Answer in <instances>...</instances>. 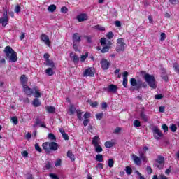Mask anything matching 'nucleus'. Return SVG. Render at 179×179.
<instances>
[{"mask_svg":"<svg viewBox=\"0 0 179 179\" xmlns=\"http://www.w3.org/2000/svg\"><path fill=\"white\" fill-rule=\"evenodd\" d=\"M141 75L145 79V82L148 83L150 87H151L152 89L157 88V85L156 84V78H155V76L146 73V71H141Z\"/></svg>","mask_w":179,"mask_h":179,"instance_id":"1","label":"nucleus"},{"mask_svg":"<svg viewBox=\"0 0 179 179\" xmlns=\"http://www.w3.org/2000/svg\"><path fill=\"white\" fill-rule=\"evenodd\" d=\"M4 52L10 62H16L17 61V54L10 46H6L4 49Z\"/></svg>","mask_w":179,"mask_h":179,"instance_id":"2","label":"nucleus"},{"mask_svg":"<svg viewBox=\"0 0 179 179\" xmlns=\"http://www.w3.org/2000/svg\"><path fill=\"white\" fill-rule=\"evenodd\" d=\"M73 48L76 52L79 51V44L82 41V38L79 36L78 33H75L72 36Z\"/></svg>","mask_w":179,"mask_h":179,"instance_id":"3","label":"nucleus"},{"mask_svg":"<svg viewBox=\"0 0 179 179\" xmlns=\"http://www.w3.org/2000/svg\"><path fill=\"white\" fill-rule=\"evenodd\" d=\"M151 131H152L153 136L155 139H157V141H159L160 138L163 137V133H162V131H160V129H159V127L154 126L151 128Z\"/></svg>","mask_w":179,"mask_h":179,"instance_id":"4","label":"nucleus"},{"mask_svg":"<svg viewBox=\"0 0 179 179\" xmlns=\"http://www.w3.org/2000/svg\"><path fill=\"white\" fill-rule=\"evenodd\" d=\"M125 43L123 38H118L117 40L116 51L117 52H124L125 51Z\"/></svg>","mask_w":179,"mask_h":179,"instance_id":"5","label":"nucleus"},{"mask_svg":"<svg viewBox=\"0 0 179 179\" xmlns=\"http://www.w3.org/2000/svg\"><path fill=\"white\" fill-rule=\"evenodd\" d=\"M103 90L108 93L115 94L117 93V90H118V87L114 84H110L108 87H105Z\"/></svg>","mask_w":179,"mask_h":179,"instance_id":"6","label":"nucleus"},{"mask_svg":"<svg viewBox=\"0 0 179 179\" xmlns=\"http://www.w3.org/2000/svg\"><path fill=\"white\" fill-rule=\"evenodd\" d=\"M155 162L158 164H157L158 169L162 170L164 166V157L162 155H159L157 159H155Z\"/></svg>","mask_w":179,"mask_h":179,"instance_id":"7","label":"nucleus"},{"mask_svg":"<svg viewBox=\"0 0 179 179\" xmlns=\"http://www.w3.org/2000/svg\"><path fill=\"white\" fill-rule=\"evenodd\" d=\"M95 72L96 71L93 67H89L83 72V76H90V78H93Z\"/></svg>","mask_w":179,"mask_h":179,"instance_id":"8","label":"nucleus"},{"mask_svg":"<svg viewBox=\"0 0 179 179\" xmlns=\"http://www.w3.org/2000/svg\"><path fill=\"white\" fill-rule=\"evenodd\" d=\"M8 22H9V19H8V12H5L3 14V17L0 18V24H2V26L5 27L6 24H8Z\"/></svg>","mask_w":179,"mask_h":179,"instance_id":"9","label":"nucleus"},{"mask_svg":"<svg viewBox=\"0 0 179 179\" xmlns=\"http://www.w3.org/2000/svg\"><path fill=\"white\" fill-rule=\"evenodd\" d=\"M101 66L102 68V69H103L104 71H107V69H108V68H110V63L108 62V60H107V59H102L101 60Z\"/></svg>","mask_w":179,"mask_h":179,"instance_id":"10","label":"nucleus"},{"mask_svg":"<svg viewBox=\"0 0 179 179\" xmlns=\"http://www.w3.org/2000/svg\"><path fill=\"white\" fill-rule=\"evenodd\" d=\"M41 39L42 40V41H43V43H45V44H46V45L50 47L51 42L50 41V38L48 37V36H47L45 34H43L41 36Z\"/></svg>","mask_w":179,"mask_h":179,"instance_id":"11","label":"nucleus"},{"mask_svg":"<svg viewBox=\"0 0 179 179\" xmlns=\"http://www.w3.org/2000/svg\"><path fill=\"white\" fill-rule=\"evenodd\" d=\"M131 159L136 166H141V164H142V159H141V157H139L136 155L134 154Z\"/></svg>","mask_w":179,"mask_h":179,"instance_id":"12","label":"nucleus"},{"mask_svg":"<svg viewBox=\"0 0 179 179\" xmlns=\"http://www.w3.org/2000/svg\"><path fill=\"white\" fill-rule=\"evenodd\" d=\"M23 87V90L25 93V94H27V96H31V94H33L34 93V90L33 88H30L29 86L27 85H24Z\"/></svg>","mask_w":179,"mask_h":179,"instance_id":"13","label":"nucleus"},{"mask_svg":"<svg viewBox=\"0 0 179 179\" xmlns=\"http://www.w3.org/2000/svg\"><path fill=\"white\" fill-rule=\"evenodd\" d=\"M122 76H123L122 85H123L124 87H127V86H128V72L124 71L122 73Z\"/></svg>","mask_w":179,"mask_h":179,"instance_id":"14","label":"nucleus"},{"mask_svg":"<svg viewBox=\"0 0 179 179\" xmlns=\"http://www.w3.org/2000/svg\"><path fill=\"white\" fill-rule=\"evenodd\" d=\"M58 143L52 141L50 143V152H51V150H53L54 152H55V150H58Z\"/></svg>","mask_w":179,"mask_h":179,"instance_id":"15","label":"nucleus"},{"mask_svg":"<svg viewBox=\"0 0 179 179\" xmlns=\"http://www.w3.org/2000/svg\"><path fill=\"white\" fill-rule=\"evenodd\" d=\"M77 20L78 22H85V20H87V15L85 13L78 15L77 16Z\"/></svg>","mask_w":179,"mask_h":179,"instance_id":"16","label":"nucleus"},{"mask_svg":"<svg viewBox=\"0 0 179 179\" xmlns=\"http://www.w3.org/2000/svg\"><path fill=\"white\" fill-rule=\"evenodd\" d=\"M33 90L34 93V97H36V99H39V97H41V93H40V90H38L37 87H34Z\"/></svg>","mask_w":179,"mask_h":179,"instance_id":"17","label":"nucleus"},{"mask_svg":"<svg viewBox=\"0 0 179 179\" xmlns=\"http://www.w3.org/2000/svg\"><path fill=\"white\" fill-rule=\"evenodd\" d=\"M143 83V82L142 81V80H137V86L134 87L133 88H131L130 90H139V89H141V87H142V84Z\"/></svg>","mask_w":179,"mask_h":179,"instance_id":"18","label":"nucleus"},{"mask_svg":"<svg viewBox=\"0 0 179 179\" xmlns=\"http://www.w3.org/2000/svg\"><path fill=\"white\" fill-rule=\"evenodd\" d=\"M43 149L47 152L50 153V143L49 142H45L42 145Z\"/></svg>","mask_w":179,"mask_h":179,"instance_id":"19","label":"nucleus"},{"mask_svg":"<svg viewBox=\"0 0 179 179\" xmlns=\"http://www.w3.org/2000/svg\"><path fill=\"white\" fill-rule=\"evenodd\" d=\"M45 65L47 66H50V68H52V69L55 68V64H54V61L51 59L46 60Z\"/></svg>","mask_w":179,"mask_h":179,"instance_id":"20","label":"nucleus"},{"mask_svg":"<svg viewBox=\"0 0 179 179\" xmlns=\"http://www.w3.org/2000/svg\"><path fill=\"white\" fill-rule=\"evenodd\" d=\"M100 141V138L99 137V136H95L93 138H92V145L94 146H97V145H99V141Z\"/></svg>","mask_w":179,"mask_h":179,"instance_id":"21","label":"nucleus"},{"mask_svg":"<svg viewBox=\"0 0 179 179\" xmlns=\"http://www.w3.org/2000/svg\"><path fill=\"white\" fill-rule=\"evenodd\" d=\"M32 104L34 107H40V106H41V102H40V99H38V98H35Z\"/></svg>","mask_w":179,"mask_h":179,"instance_id":"22","label":"nucleus"},{"mask_svg":"<svg viewBox=\"0 0 179 179\" xmlns=\"http://www.w3.org/2000/svg\"><path fill=\"white\" fill-rule=\"evenodd\" d=\"M20 81L22 86H26V83H27V77L26 76V75L21 76Z\"/></svg>","mask_w":179,"mask_h":179,"instance_id":"23","label":"nucleus"},{"mask_svg":"<svg viewBox=\"0 0 179 179\" xmlns=\"http://www.w3.org/2000/svg\"><path fill=\"white\" fill-rule=\"evenodd\" d=\"M141 118L144 121V122H148L149 121L148 118V115H145L143 111H141L140 113Z\"/></svg>","mask_w":179,"mask_h":179,"instance_id":"24","label":"nucleus"},{"mask_svg":"<svg viewBox=\"0 0 179 179\" xmlns=\"http://www.w3.org/2000/svg\"><path fill=\"white\" fill-rule=\"evenodd\" d=\"M67 157L71 159V162H75V155L72 153V150H70L67 152Z\"/></svg>","mask_w":179,"mask_h":179,"instance_id":"25","label":"nucleus"},{"mask_svg":"<svg viewBox=\"0 0 179 179\" xmlns=\"http://www.w3.org/2000/svg\"><path fill=\"white\" fill-rule=\"evenodd\" d=\"M46 110L49 114H54L55 113V108L54 106H46Z\"/></svg>","mask_w":179,"mask_h":179,"instance_id":"26","label":"nucleus"},{"mask_svg":"<svg viewBox=\"0 0 179 179\" xmlns=\"http://www.w3.org/2000/svg\"><path fill=\"white\" fill-rule=\"evenodd\" d=\"M130 85L133 87H136V86L138 85V81L136 80V79L132 78L130 79Z\"/></svg>","mask_w":179,"mask_h":179,"instance_id":"27","label":"nucleus"},{"mask_svg":"<svg viewBox=\"0 0 179 179\" xmlns=\"http://www.w3.org/2000/svg\"><path fill=\"white\" fill-rule=\"evenodd\" d=\"M55 9H57V6H55V4H52L48 8V12H51L52 13L55 12Z\"/></svg>","mask_w":179,"mask_h":179,"instance_id":"28","label":"nucleus"},{"mask_svg":"<svg viewBox=\"0 0 179 179\" xmlns=\"http://www.w3.org/2000/svg\"><path fill=\"white\" fill-rule=\"evenodd\" d=\"M140 159H141L142 162L148 163V157L145 155V153L140 152Z\"/></svg>","mask_w":179,"mask_h":179,"instance_id":"29","label":"nucleus"},{"mask_svg":"<svg viewBox=\"0 0 179 179\" xmlns=\"http://www.w3.org/2000/svg\"><path fill=\"white\" fill-rule=\"evenodd\" d=\"M94 146L95 148V152L96 153H101V152H103V148H101L100 145L97 144V145Z\"/></svg>","mask_w":179,"mask_h":179,"instance_id":"30","label":"nucleus"},{"mask_svg":"<svg viewBox=\"0 0 179 179\" xmlns=\"http://www.w3.org/2000/svg\"><path fill=\"white\" fill-rule=\"evenodd\" d=\"M87 57H89V52H86L85 55H81V57L80 58V62H85V61H86V58H87Z\"/></svg>","mask_w":179,"mask_h":179,"instance_id":"31","label":"nucleus"},{"mask_svg":"<svg viewBox=\"0 0 179 179\" xmlns=\"http://www.w3.org/2000/svg\"><path fill=\"white\" fill-rule=\"evenodd\" d=\"M75 111H76V108H75L73 105H71V107L69 108V112L70 115H73V114H75Z\"/></svg>","mask_w":179,"mask_h":179,"instance_id":"32","label":"nucleus"},{"mask_svg":"<svg viewBox=\"0 0 179 179\" xmlns=\"http://www.w3.org/2000/svg\"><path fill=\"white\" fill-rule=\"evenodd\" d=\"M105 146L108 148H113V146H114V142L111 141H108L105 142Z\"/></svg>","mask_w":179,"mask_h":179,"instance_id":"33","label":"nucleus"},{"mask_svg":"<svg viewBox=\"0 0 179 179\" xmlns=\"http://www.w3.org/2000/svg\"><path fill=\"white\" fill-rule=\"evenodd\" d=\"M45 73H47V75H48V76H52V75H54L52 68H48V69H46Z\"/></svg>","mask_w":179,"mask_h":179,"instance_id":"34","label":"nucleus"},{"mask_svg":"<svg viewBox=\"0 0 179 179\" xmlns=\"http://www.w3.org/2000/svg\"><path fill=\"white\" fill-rule=\"evenodd\" d=\"M76 113L78 120H80V121H82V120H83V117H82V114H83V112H82L80 110H77Z\"/></svg>","mask_w":179,"mask_h":179,"instance_id":"35","label":"nucleus"},{"mask_svg":"<svg viewBox=\"0 0 179 179\" xmlns=\"http://www.w3.org/2000/svg\"><path fill=\"white\" fill-rule=\"evenodd\" d=\"M152 179H169L165 176L164 174L159 175V176L157 178V175H154Z\"/></svg>","mask_w":179,"mask_h":179,"instance_id":"36","label":"nucleus"},{"mask_svg":"<svg viewBox=\"0 0 179 179\" xmlns=\"http://www.w3.org/2000/svg\"><path fill=\"white\" fill-rule=\"evenodd\" d=\"M103 155H101V154H98V155H96V162H103Z\"/></svg>","mask_w":179,"mask_h":179,"instance_id":"37","label":"nucleus"},{"mask_svg":"<svg viewBox=\"0 0 179 179\" xmlns=\"http://www.w3.org/2000/svg\"><path fill=\"white\" fill-rule=\"evenodd\" d=\"M71 59L74 62V64H78L79 62V57L78 55H74L73 56L71 57Z\"/></svg>","mask_w":179,"mask_h":179,"instance_id":"38","label":"nucleus"},{"mask_svg":"<svg viewBox=\"0 0 179 179\" xmlns=\"http://www.w3.org/2000/svg\"><path fill=\"white\" fill-rule=\"evenodd\" d=\"M125 171L128 176H131L132 174V168L131 166H126Z\"/></svg>","mask_w":179,"mask_h":179,"instance_id":"39","label":"nucleus"},{"mask_svg":"<svg viewBox=\"0 0 179 179\" xmlns=\"http://www.w3.org/2000/svg\"><path fill=\"white\" fill-rule=\"evenodd\" d=\"M108 167H110V169H111L112 167H114V159H109L108 160Z\"/></svg>","mask_w":179,"mask_h":179,"instance_id":"40","label":"nucleus"},{"mask_svg":"<svg viewBox=\"0 0 179 179\" xmlns=\"http://www.w3.org/2000/svg\"><path fill=\"white\" fill-rule=\"evenodd\" d=\"M173 69L177 73H179V64L177 62L173 63Z\"/></svg>","mask_w":179,"mask_h":179,"instance_id":"41","label":"nucleus"},{"mask_svg":"<svg viewBox=\"0 0 179 179\" xmlns=\"http://www.w3.org/2000/svg\"><path fill=\"white\" fill-rule=\"evenodd\" d=\"M169 129L171 131V132H176L177 131V126L176 124H171Z\"/></svg>","mask_w":179,"mask_h":179,"instance_id":"42","label":"nucleus"},{"mask_svg":"<svg viewBox=\"0 0 179 179\" xmlns=\"http://www.w3.org/2000/svg\"><path fill=\"white\" fill-rule=\"evenodd\" d=\"M109 50H110V46H105L102 48V50H101V52H102V54H106V52H108Z\"/></svg>","mask_w":179,"mask_h":179,"instance_id":"43","label":"nucleus"},{"mask_svg":"<svg viewBox=\"0 0 179 179\" xmlns=\"http://www.w3.org/2000/svg\"><path fill=\"white\" fill-rule=\"evenodd\" d=\"M11 121L14 123V125H17L19 121L17 120V117L16 116L11 117Z\"/></svg>","mask_w":179,"mask_h":179,"instance_id":"44","label":"nucleus"},{"mask_svg":"<svg viewBox=\"0 0 179 179\" xmlns=\"http://www.w3.org/2000/svg\"><path fill=\"white\" fill-rule=\"evenodd\" d=\"M134 125L135 128H138V127H141V121H139V120H134Z\"/></svg>","mask_w":179,"mask_h":179,"instance_id":"45","label":"nucleus"},{"mask_svg":"<svg viewBox=\"0 0 179 179\" xmlns=\"http://www.w3.org/2000/svg\"><path fill=\"white\" fill-rule=\"evenodd\" d=\"M35 149L37 152H39L40 153H41L43 152V149H41V148H40V145H38V143L35 144Z\"/></svg>","mask_w":179,"mask_h":179,"instance_id":"46","label":"nucleus"},{"mask_svg":"<svg viewBox=\"0 0 179 179\" xmlns=\"http://www.w3.org/2000/svg\"><path fill=\"white\" fill-rule=\"evenodd\" d=\"M107 38H108L109 40H111V38H113L114 37V33L110 31L106 35Z\"/></svg>","mask_w":179,"mask_h":179,"instance_id":"47","label":"nucleus"},{"mask_svg":"<svg viewBox=\"0 0 179 179\" xmlns=\"http://www.w3.org/2000/svg\"><path fill=\"white\" fill-rule=\"evenodd\" d=\"M48 138L50 139V141H55L57 138H55V136L52 133H50L48 134Z\"/></svg>","mask_w":179,"mask_h":179,"instance_id":"48","label":"nucleus"},{"mask_svg":"<svg viewBox=\"0 0 179 179\" xmlns=\"http://www.w3.org/2000/svg\"><path fill=\"white\" fill-rule=\"evenodd\" d=\"M103 115H104L103 113H98L96 115V120H101V118H103Z\"/></svg>","mask_w":179,"mask_h":179,"instance_id":"49","label":"nucleus"},{"mask_svg":"<svg viewBox=\"0 0 179 179\" xmlns=\"http://www.w3.org/2000/svg\"><path fill=\"white\" fill-rule=\"evenodd\" d=\"M100 43L101 45H105V44H107V39L106 38H101Z\"/></svg>","mask_w":179,"mask_h":179,"instance_id":"50","label":"nucleus"},{"mask_svg":"<svg viewBox=\"0 0 179 179\" xmlns=\"http://www.w3.org/2000/svg\"><path fill=\"white\" fill-rule=\"evenodd\" d=\"M49 177H50L52 179H59L58 176H57L55 173H50Z\"/></svg>","mask_w":179,"mask_h":179,"instance_id":"51","label":"nucleus"},{"mask_svg":"<svg viewBox=\"0 0 179 179\" xmlns=\"http://www.w3.org/2000/svg\"><path fill=\"white\" fill-rule=\"evenodd\" d=\"M162 129H163L164 132L169 131V127L167 126V124H162Z\"/></svg>","mask_w":179,"mask_h":179,"instance_id":"52","label":"nucleus"},{"mask_svg":"<svg viewBox=\"0 0 179 179\" xmlns=\"http://www.w3.org/2000/svg\"><path fill=\"white\" fill-rule=\"evenodd\" d=\"M62 13H68V8L66 6H63L61 8Z\"/></svg>","mask_w":179,"mask_h":179,"instance_id":"53","label":"nucleus"},{"mask_svg":"<svg viewBox=\"0 0 179 179\" xmlns=\"http://www.w3.org/2000/svg\"><path fill=\"white\" fill-rule=\"evenodd\" d=\"M108 107V105L107 104V102H103L101 103L102 110H106Z\"/></svg>","mask_w":179,"mask_h":179,"instance_id":"54","label":"nucleus"},{"mask_svg":"<svg viewBox=\"0 0 179 179\" xmlns=\"http://www.w3.org/2000/svg\"><path fill=\"white\" fill-rule=\"evenodd\" d=\"M20 101H23V103H25L27 104H29V103H30V99H29V98H25V99H20Z\"/></svg>","mask_w":179,"mask_h":179,"instance_id":"55","label":"nucleus"},{"mask_svg":"<svg viewBox=\"0 0 179 179\" xmlns=\"http://www.w3.org/2000/svg\"><path fill=\"white\" fill-rule=\"evenodd\" d=\"M61 163H62V160H61V159L59 158V159L55 162V166L56 167H59V166H61Z\"/></svg>","mask_w":179,"mask_h":179,"instance_id":"56","label":"nucleus"},{"mask_svg":"<svg viewBox=\"0 0 179 179\" xmlns=\"http://www.w3.org/2000/svg\"><path fill=\"white\" fill-rule=\"evenodd\" d=\"M163 97H164V96H163V94H157L155 96V98L156 99V100H162V99H163Z\"/></svg>","mask_w":179,"mask_h":179,"instance_id":"57","label":"nucleus"},{"mask_svg":"<svg viewBox=\"0 0 179 179\" xmlns=\"http://www.w3.org/2000/svg\"><path fill=\"white\" fill-rule=\"evenodd\" d=\"M166 40V34L165 33H162L160 35V41H164Z\"/></svg>","mask_w":179,"mask_h":179,"instance_id":"58","label":"nucleus"},{"mask_svg":"<svg viewBox=\"0 0 179 179\" xmlns=\"http://www.w3.org/2000/svg\"><path fill=\"white\" fill-rule=\"evenodd\" d=\"M62 135V138L63 139H64V141H69V136L66 134V133H64Z\"/></svg>","mask_w":179,"mask_h":179,"instance_id":"59","label":"nucleus"},{"mask_svg":"<svg viewBox=\"0 0 179 179\" xmlns=\"http://www.w3.org/2000/svg\"><path fill=\"white\" fill-rule=\"evenodd\" d=\"M90 113H87L86 112L85 114H84V118L85 120H89L88 118H90Z\"/></svg>","mask_w":179,"mask_h":179,"instance_id":"60","label":"nucleus"},{"mask_svg":"<svg viewBox=\"0 0 179 179\" xmlns=\"http://www.w3.org/2000/svg\"><path fill=\"white\" fill-rule=\"evenodd\" d=\"M121 131H122L121 127H116L114 130V134H120Z\"/></svg>","mask_w":179,"mask_h":179,"instance_id":"61","label":"nucleus"},{"mask_svg":"<svg viewBox=\"0 0 179 179\" xmlns=\"http://www.w3.org/2000/svg\"><path fill=\"white\" fill-rule=\"evenodd\" d=\"M147 172H148V174H152V173H153V170L152 169V167L147 166Z\"/></svg>","mask_w":179,"mask_h":179,"instance_id":"62","label":"nucleus"},{"mask_svg":"<svg viewBox=\"0 0 179 179\" xmlns=\"http://www.w3.org/2000/svg\"><path fill=\"white\" fill-rule=\"evenodd\" d=\"M90 106L91 107H97V106H99V103H97L96 101L95 102H90Z\"/></svg>","mask_w":179,"mask_h":179,"instance_id":"63","label":"nucleus"},{"mask_svg":"<svg viewBox=\"0 0 179 179\" xmlns=\"http://www.w3.org/2000/svg\"><path fill=\"white\" fill-rule=\"evenodd\" d=\"M136 173L137 176H138L139 179H146V178H145V177H143V176H142V174L140 173L139 171H136Z\"/></svg>","mask_w":179,"mask_h":179,"instance_id":"64","label":"nucleus"}]
</instances>
